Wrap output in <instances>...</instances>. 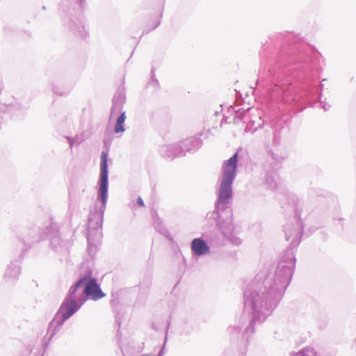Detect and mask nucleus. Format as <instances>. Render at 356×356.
Listing matches in <instances>:
<instances>
[{
  "label": "nucleus",
  "mask_w": 356,
  "mask_h": 356,
  "mask_svg": "<svg viewBox=\"0 0 356 356\" xmlns=\"http://www.w3.org/2000/svg\"><path fill=\"white\" fill-rule=\"evenodd\" d=\"M237 165V153L234 154L222 166V179L220 187L218 200L227 204L232 195L231 185L235 176Z\"/></svg>",
  "instance_id": "f257e3e1"
},
{
  "label": "nucleus",
  "mask_w": 356,
  "mask_h": 356,
  "mask_svg": "<svg viewBox=\"0 0 356 356\" xmlns=\"http://www.w3.org/2000/svg\"><path fill=\"white\" fill-rule=\"evenodd\" d=\"M108 165H107V153L102 152L101 154L100 163V184H99V197L102 202L105 204L107 199L108 189Z\"/></svg>",
  "instance_id": "f03ea898"
},
{
  "label": "nucleus",
  "mask_w": 356,
  "mask_h": 356,
  "mask_svg": "<svg viewBox=\"0 0 356 356\" xmlns=\"http://www.w3.org/2000/svg\"><path fill=\"white\" fill-rule=\"evenodd\" d=\"M86 301L85 297H81L79 300H73L66 298L62 303L58 314L61 315L62 321L64 322L73 315Z\"/></svg>",
  "instance_id": "7ed1b4c3"
},
{
  "label": "nucleus",
  "mask_w": 356,
  "mask_h": 356,
  "mask_svg": "<svg viewBox=\"0 0 356 356\" xmlns=\"http://www.w3.org/2000/svg\"><path fill=\"white\" fill-rule=\"evenodd\" d=\"M88 281L85 289L84 293L92 300H97L104 296V293L102 291L99 286L97 284L95 279H90V276H86Z\"/></svg>",
  "instance_id": "20e7f679"
},
{
  "label": "nucleus",
  "mask_w": 356,
  "mask_h": 356,
  "mask_svg": "<svg viewBox=\"0 0 356 356\" xmlns=\"http://www.w3.org/2000/svg\"><path fill=\"white\" fill-rule=\"evenodd\" d=\"M192 251L196 255L206 254L209 252V247L202 238H195L191 243Z\"/></svg>",
  "instance_id": "39448f33"
},
{
  "label": "nucleus",
  "mask_w": 356,
  "mask_h": 356,
  "mask_svg": "<svg viewBox=\"0 0 356 356\" xmlns=\"http://www.w3.org/2000/svg\"><path fill=\"white\" fill-rule=\"evenodd\" d=\"M88 280V277L86 276L82 277L80 279L74 286H71V288L69 290V293L67 295V297L66 298L71 299L73 300H79L81 298H77L76 296V293L77 292L78 288L86 280Z\"/></svg>",
  "instance_id": "423d86ee"
},
{
  "label": "nucleus",
  "mask_w": 356,
  "mask_h": 356,
  "mask_svg": "<svg viewBox=\"0 0 356 356\" xmlns=\"http://www.w3.org/2000/svg\"><path fill=\"white\" fill-rule=\"evenodd\" d=\"M125 119H126L125 113H122L116 121L115 127V133H120V132H123L124 131L123 124L124 123Z\"/></svg>",
  "instance_id": "0eeeda50"
},
{
  "label": "nucleus",
  "mask_w": 356,
  "mask_h": 356,
  "mask_svg": "<svg viewBox=\"0 0 356 356\" xmlns=\"http://www.w3.org/2000/svg\"><path fill=\"white\" fill-rule=\"evenodd\" d=\"M137 202H138V204L140 206H141V207H143V206H144L143 200V199H142L140 197H139L138 198V200H137Z\"/></svg>",
  "instance_id": "6e6552de"
}]
</instances>
